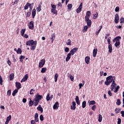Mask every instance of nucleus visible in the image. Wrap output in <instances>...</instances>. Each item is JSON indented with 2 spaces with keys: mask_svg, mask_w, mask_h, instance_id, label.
<instances>
[{
  "mask_svg": "<svg viewBox=\"0 0 124 124\" xmlns=\"http://www.w3.org/2000/svg\"><path fill=\"white\" fill-rule=\"evenodd\" d=\"M37 44V42L36 41H33V40H31L27 41L26 42V45L27 46H31V50L34 51L35 48H36V45Z\"/></svg>",
  "mask_w": 124,
  "mask_h": 124,
  "instance_id": "nucleus-1",
  "label": "nucleus"
},
{
  "mask_svg": "<svg viewBox=\"0 0 124 124\" xmlns=\"http://www.w3.org/2000/svg\"><path fill=\"white\" fill-rule=\"evenodd\" d=\"M116 80V77L113 76H109L106 78V80L105 82V85L109 86L111 83H113Z\"/></svg>",
  "mask_w": 124,
  "mask_h": 124,
  "instance_id": "nucleus-2",
  "label": "nucleus"
},
{
  "mask_svg": "<svg viewBox=\"0 0 124 124\" xmlns=\"http://www.w3.org/2000/svg\"><path fill=\"white\" fill-rule=\"evenodd\" d=\"M78 47H75V48L72 49L70 50L69 54H70L71 55L73 56L74 55V54H75V53H76V52H77L78 51Z\"/></svg>",
  "mask_w": 124,
  "mask_h": 124,
  "instance_id": "nucleus-3",
  "label": "nucleus"
},
{
  "mask_svg": "<svg viewBox=\"0 0 124 124\" xmlns=\"http://www.w3.org/2000/svg\"><path fill=\"white\" fill-rule=\"evenodd\" d=\"M44 64H45V59H42L40 61L38 66L40 68H41V67H43Z\"/></svg>",
  "mask_w": 124,
  "mask_h": 124,
  "instance_id": "nucleus-4",
  "label": "nucleus"
},
{
  "mask_svg": "<svg viewBox=\"0 0 124 124\" xmlns=\"http://www.w3.org/2000/svg\"><path fill=\"white\" fill-rule=\"evenodd\" d=\"M91 14L92 13H91V11H88L86 12V16H85V20H88L89 19H90Z\"/></svg>",
  "mask_w": 124,
  "mask_h": 124,
  "instance_id": "nucleus-5",
  "label": "nucleus"
},
{
  "mask_svg": "<svg viewBox=\"0 0 124 124\" xmlns=\"http://www.w3.org/2000/svg\"><path fill=\"white\" fill-rule=\"evenodd\" d=\"M43 98V97L42 95H40L39 93H37L35 97L34 98V99H36V100H38V101H40V100H41Z\"/></svg>",
  "mask_w": 124,
  "mask_h": 124,
  "instance_id": "nucleus-6",
  "label": "nucleus"
},
{
  "mask_svg": "<svg viewBox=\"0 0 124 124\" xmlns=\"http://www.w3.org/2000/svg\"><path fill=\"white\" fill-rule=\"evenodd\" d=\"M82 8H83V3H81L78 8L77 9V13H80L82 11Z\"/></svg>",
  "mask_w": 124,
  "mask_h": 124,
  "instance_id": "nucleus-7",
  "label": "nucleus"
},
{
  "mask_svg": "<svg viewBox=\"0 0 124 124\" xmlns=\"http://www.w3.org/2000/svg\"><path fill=\"white\" fill-rule=\"evenodd\" d=\"M29 29H30V30H33V29H34L33 21H31L29 23Z\"/></svg>",
  "mask_w": 124,
  "mask_h": 124,
  "instance_id": "nucleus-8",
  "label": "nucleus"
},
{
  "mask_svg": "<svg viewBox=\"0 0 124 124\" xmlns=\"http://www.w3.org/2000/svg\"><path fill=\"white\" fill-rule=\"evenodd\" d=\"M29 78V75L27 74L25 75L24 77V78H22V79L21 80V83H23V82H26L27 80H28V78Z\"/></svg>",
  "mask_w": 124,
  "mask_h": 124,
  "instance_id": "nucleus-9",
  "label": "nucleus"
},
{
  "mask_svg": "<svg viewBox=\"0 0 124 124\" xmlns=\"http://www.w3.org/2000/svg\"><path fill=\"white\" fill-rule=\"evenodd\" d=\"M120 20V17H119V14H115V24H118L119 23V20Z\"/></svg>",
  "mask_w": 124,
  "mask_h": 124,
  "instance_id": "nucleus-10",
  "label": "nucleus"
},
{
  "mask_svg": "<svg viewBox=\"0 0 124 124\" xmlns=\"http://www.w3.org/2000/svg\"><path fill=\"white\" fill-rule=\"evenodd\" d=\"M16 87L17 90H20L22 88V85L20 82H16Z\"/></svg>",
  "mask_w": 124,
  "mask_h": 124,
  "instance_id": "nucleus-11",
  "label": "nucleus"
},
{
  "mask_svg": "<svg viewBox=\"0 0 124 124\" xmlns=\"http://www.w3.org/2000/svg\"><path fill=\"white\" fill-rule=\"evenodd\" d=\"M85 22H87V25L88 26V27H91L92 26V20L90 19V18H88V19H86L85 18Z\"/></svg>",
  "mask_w": 124,
  "mask_h": 124,
  "instance_id": "nucleus-12",
  "label": "nucleus"
},
{
  "mask_svg": "<svg viewBox=\"0 0 124 124\" xmlns=\"http://www.w3.org/2000/svg\"><path fill=\"white\" fill-rule=\"evenodd\" d=\"M71 110H75L76 109V103L75 102H72V105L71 106Z\"/></svg>",
  "mask_w": 124,
  "mask_h": 124,
  "instance_id": "nucleus-13",
  "label": "nucleus"
},
{
  "mask_svg": "<svg viewBox=\"0 0 124 124\" xmlns=\"http://www.w3.org/2000/svg\"><path fill=\"white\" fill-rule=\"evenodd\" d=\"M121 38V36H117L113 40V42H120V39Z\"/></svg>",
  "mask_w": 124,
  "mask_h": 124,
  "instance_id": "nucleus-14",
  "label": "nucleus"
},
{
  "mask_svg": "<svg viewBox=\"0 0 124 124\" xmlns=\"http://www.w3.org/2000/svg\"><path fill=\"white\" fill-rule=\"evenodd\" d=\"M116 86H117V84L115 83V81L112 82L110 87L111 90L113 91V90L116 88Z\"/></svg>",
  "mask_w": 124,
  "mask_h": 124,
  "instance_id": "nucleus-15",
  "label": "nucleus"
},
{
  "mask_svg": "<svg viewBox=\"0 0 124 124\" xmlns=\"http://www.w3.org/2000/svg\"><path fill=\"white\" fill-rule=\"evenodd\" d=\"M59 104L58 102H56L53 106L54 110H56V109H58L59 107Z\"/></svg>",
  "mask_w": 124,
  "mask_h": 124,
  "instance_id": "nucleus-16",
  "label": "nucleus"
},
{
  "mask_svg": "<svg viewBox=\"0 0 124 124\" xmlns=\"http://www.w3.org/2000/svg\"><path fill=\"white\" fill-rule=\"evenodd\" d=\"M38 111H39L41 113H43V108L41 107V105H39L37 108Z\"/></svg>",
  "mask_w": 124,
  "mask_h": 124,
  "instance_id": "nucleus-17",
  "label": "nucleus"
},
{
  "mask_svg": "<svg viewBox=\"0 0 124 124\" xmlns=\"http://www.w3.org/2000/svg\"><path fill=\"white\" fill-rule=\"evenodd\" d=\"M91 60V59L90 58V57H86L85 58V62L86 63H87V64H89V63H90V60Z\"/></svg>",
  "mask_w": 124,
  "mask_h": 124,
  "instance_id": "nucleus-18",
  "label": "nucleus"
},
{
  "mask_svg": "<svg viewBox=\"0 0 124 124\" xmlns=\"http://www.w3.org/2000/svg\"><path fill=\"white\" fill-rule=\"evenodd\" d=\"M75 100L77 104L80 105V100H79V97H78V96H76Z\"/></svg>",
  "mask_w": 124,
  "mask_h": 124,
  "instance_id": "nucleus-19",
  "label": "nucleus"
},
{
  "mask_svg": "<svg viewBox=\"0 0 124 124\" xmlns=\"http://www.w3.org/2000/svg\"><path fill=\"white\" fill-rule=\"evenodd\" d=\"M38 103H39V101L36 100L35 99H34L33 106H37V105H38Z\"/></svg>",
  "mask_w": 124,
  "mask_h": 124,
  "instance_id": "nucleus-20",
  "label": "nucleus"
},
{
  "mask_svg": "<svg viewBox=\"0 0 124 124\" xmlns=\"http://www.w3.org/2000/svg\"><path fill=\"white\" fill-rule=\"evenodd\" d=\"M71 56L70 55V53H68L67 55V57L66 58V62H69V60H70V59H71Z\"/></svg>",
  "mask_w": 124,
  "mask_h": 124,
  "instance_id": "nucleus-21",
  "label": "nucleus"
},
{
  "mask_svg": "<svg viewBox=\"0 0 124 124\" xmlns=\"http://www.w3.org/2000/svg\"><path fill=\"white\" fill-rule=\"evenodd\" d=\"M36 14V10H35V9H33L32 12V18H34V17H35V15Z\"/></svg>",
  "mask_w": 124,
  "mask_h": 124,
  "instance_id": "nucleus-22",
  "label": "nucleus"
},
{
  "mask_svg": "<svg viewBox=\"0 0 124 124\" xmlns=\"http://www.w3.org/2000/svg\"><path fill=\"white\" fill-rule=\"evenodd\" d=\"M55 37H56V35H55V33H53L51 34V37L50 38V39L51 40L52 43L54 42V39H55Z\"/></svg>",
  "mask_w": 124,
  "mask_h": 124,
  "instance_id": "nucleus-23",
  "label": "nucleus"
},
{
  "mask_svg": "<svg viewBox=\"0 0 124 124\" xmlns=\"http://www.w3.org/2000/svg\"><path fill=\"white\" fill-rule=\"evenodd\" d=\"M42 3H40L38 5V7L37 8V11H38V12H40V11H41V5H42Z\"/></svg>",
  "mask_w": 124,
  "mask_h": 124,
  "instance_id": "nucleus-24",
  "label": "nucleus"
},
{
  "mask_svg": "<svg viewBox=\"0 0 124 124\" xmlns=\"http://www.w3.org/2000/svg\"><path fill=\"white\" fill-rule=\"evenodd\" d=\"M97 54V49H94L93 50V57H96V54Z\"/></svg>",
  "mask_w": 124,
  "mask_h": 124,
  "instance_id": "nucleus-25",
  "label": "nucleus"
},
{
  "mask_svg": "<svg viewBox=\"0 0 124 124\" xmlns=\"http://www.w3.org/2000/svg\"><path fill=\"white\" fill-rule=\"evenodd\" d=\"M108 52L109 53H111V52H112L113 48H112V45H108Z\"/></svg>",
  "mask_w": 124,
  "mask_h": 124,
  "instance_id": "nucleus-26",
  "label": "nucleus"
},
{
  "mask_svg": "<svg viewBox=\"0 0 124 124\" xmlns=\"http://www.w3.org/2000/svg\"><path fill=\"white\" fill-rule=\"evenodd\" d=\"M88 104L89 105H94L95 104V101L93 100V101H88Z\"/></svg>",
  "mask_w": 124,
  "mask_h": 124,
  "instance_id": "nucleus-27",
  "label": "nucleus"
},
{
  "mask_svg": "<svg viewBox=\"0 0 124 124\" xmlns=\"http://www.w3.org/2000/svg\"><path fill=\"white\" fill-rule=\"evenodd\" d=\"M10 80L12 81L14 79V74H11L9 76Z\"/></svg>",
  "mask_w": 124,
  "mask_h": 124,
  "instance_id": "nucleus-28",
  "label": "nucleus"
},
{
  "mask_svg": "<svg viewBox=\"0 0 124 124\" xmlns=\"http://www.w3.org/2000/svg\"><path fill=\"white\" fill-rule=\"evenodd\" d=\"M18 91H19V90L15 89L14 90V91H13V92L12 93L13 96H15V95H16V93H18Z\"/></svg>",
  "mask_w": 124,
  "mask_h": 124,
  "instance_id": "nucleus-29",
  "label": "nucleus"
},
{
  "mask_svg": "<svg viewBox=\"0 0 124 124\" xmlns=\"http://www.w3.org/2000/svg\"><path fill=\"white\" fill-rule=\"evenodd\" d=\"M59 78V75H58L57 73H56L54 76V80L55 82H57L58 81V78Z\"/></svg>",
  "mask_w": 124,
  "mask_h": 124,
  "instance_id": "nucleus-30",
  "label": "nucleus"
},
{
  "mask_svg": "<svg viewBox=\"0 0 124 124\" xmlns=\"http://www.w3.org/2000/svg\"><path fill=\"white\" fill-rule=\"evenodd\" d=\"M98 122H99V123H101V122H102V115L101 114H99Z\"/></svg>",
  "mask_w": 124,
  "mask_h": 124,
  "instance_id": "nucleus-31",
  "label": "nucleus"
},
{
  "mask_svg": "<svg viewBox=\"0 0 124 124\" xmlns=\"http://www.w3.org/2000/svg\"><path fill=\"white\" fill-rule=\"evenodd\" d=\"M29 5H31V3H27L25 6H24V9L25 10H27V9H28L29 8Z\"/></svg>",
  "mask_w": 124,
  "mask_h": 124,
  "instance_id": "nucleus-32",
  "label": "nucleus"
},
{
  "mask_svg": "<svg viewBox=\"0 0 124 124\" xmlns=\"http://www.w3.org/2000/svg\"><path fill=\"white\" fill-rule=\"evenodd\" d=\"M93 19H95L97 18V16H98V13L96 12L95 14H93Z\"/></svg>",
  "mask_w": 124,
  "mask_h": 124,
  "instance_id": "nucleus-33",
  "label": "nucleus"
},
{
  "mask_svg": "<svg viewBox=\"0 0 124 124\" xmlns=\"http://www.w3.org/2000/svg\"><path fill=\"white\" fill-rule=\"evenodd\" d=\"M46 70L47 68H46V67L42 68L41 72V73H45Z\"/></svg>",
  "mask_w": 124,
  "mask_h": 124,
  "instance_id": "nucleus-34",
  "label": "nucleus"
},
{
  "mask_svg": "<svg viewBox=\"0 0 124 124\" xmlns=\"http://www.w3.org/2000/svg\"><path fill=\"white\" fill-rule=\"evenodd\" d=\"M50 99H51V97H50V94L48 93L46 96V99L47 101H49V100H50Z\"/></svg>",
  "mask_w": 124,
  "mask_h": 124,
  "instance_id": "nucleus-35",
  "label": "nucleus"
},
{
  "mask_svg": "<svg viewBox=\"0 0 124 124\" xmlns=\"http://www.w3.org/2000/svg\"><path fill=\"white\" fill-rule=\"evenodd\" d=\"M51 12L52 13H53V14H56V15H57V10H56V9H51Z\"/></svg>",
  "mask_w": 124,
  "mask_h": 124,
  "instance_id": "nucleus-36",
  "label": "nucleus"
},
{
  "mask_svg": "<svg viewBox=\"0 0 124 124\" xmlns=\"http://www.w3.org/2000/svg\"><path fill=\"white\" fill-rule=\"evenodd\" d=\"M115 113L116 114H119V113H120L121 112V109L119 108H116L115 109Z\"/></svg>",
  "mask_w": 124,
  "mask_h": 124,
  "instance_id": "nucleus-37",
  "label": "nucleus"
},
{
  "mask_svg": "<svg viewBox=\"0 0 124 124\" xmlns=\"http://www.w3.org/2000/svg\"><path fill=\"white\" fill-rule=\"evenodd\" d=\"M33 105V101L31 100V99H30L29 101V106L31 107Z\"/></svg>",
  "mask_w": 124,
  "mask_h": 124,
  "instance_id": "nucleus-38",
  "label": "nucleus"
},
{
  "mask_svg": "<svg viewBox=\"0 0 124 124\" xmlns=\"http://www.w3.org/2000/svg\"><path fill=\"white\" fill-rule=\"evenodd\" d=\"M121 44V42H116L115 44V46L116 47H119V46H120V45Z\"/></svg>",
  "mask_w": 124,
  "mask_h": 124,
  "instance_id": "nucleus-39",
  "label": "nucleus"
},
{
  "mask_svg": "<svg viewBox=\"0 0 124 124\" xmlns=\"http://www.w3.org/2000/svg\"><path fill=\"white\" fill-rule=\"evenodd\" d=\"M17 54H22V49L21 48H18L16 50Z\"/></svg>",
  "mask_w": 124,
  "mask_h": 124,
  "instance_id": "nucleus-40",
  "label": "nucleus"
},
{
  "mask_svg": "<svg viewBox=\"0 0 124 124\" xmlns=\"http://www.w3.org/2000/svg\"><path fill=\"white\" fill-rule=\"evenodd\" d=\"M25 31H26V29H22L21 31V34L22 36H24V34H25Z\"/></svg>",
  "mask_w": 124,
  "mask_h": 124,
  "instance_id": "nucleus-41",
  "label": "nucleus"
},
{
  "mask_svg": "<svg viewBox=\"0 0 124 124\" xmlns=\"http://www.w3.org/2000/svg\"><path fill=\"white\" fill-rule=\"evenodd\" d=\"M115 89L114 93H118V91H119V89H120V86L118 85Z\"/></svg>",
  "mask_w": 124,
  "mask_h": 124,
  "instance_id": "nucleus-42",
  "label": "nucleus"
},
{
  "mask_svg": "<svg viewBox=\"0 0 124 124\" xmlns=\"http://www.w3.org/2000/svg\"><path fill=\"white\" fill-rule=\"evenodd\" d=\"M86 104H87V103H86V101H83L82 102V108H85L86 106Z\"/></svg>",
  "mask_w": 124,
  "mask_h": 124,
  "instance_id": "nucleus-43",
  "label": "nucleus"
},
{
  "mask_svg": "<svg viewBox=\"0 0 124 124\" xmlns=\"http://www.w3.org/2000/svg\"><path fill=\"white\" fill-rule=\"evenodd\" d=\"M108 45H111V37H108Z\"/></svg>",
  "mask_w": 124,
  "mask_h": 124,
  "instance_id": "nucleus-44",
  "label": "nucleus"
},
{
  "mask_svg": "<svg viewBox=\"0 0 124 124\" xmlns=\"http://www.w3.org/2000/svg\"><path fill=\"white\" fill-rule=\"evenodd\" d=\"M67 45H69V46H71V41L70 39H68L67 40V42L66 43Z\"/></svg>",
  "mask_w": 124,
  "mask_h": 124,
  "instance_id": "nucleus-45",
  "label": "nucleus"
},
{
  "mask_svg": "<svg viewBox=\"0 0 124 124\" xmlns=\"http://www.w3.org/2000/svg\"><path fill=\"white\" fill-rule=\"evenodd\" d=\"M68 9L70 10L72 8V4H68L67 5Z\"/></svg>",
  "mask_w": 124,
  "mask_h": 124,
  "instance_id": "nucleus-46",
  "label": "nucleus"
},
{
  "mask_svg": "<svg viewBox=\"0 0 124 124\" xmlns=\"http://www.w3.org/2000/svg\"><path fill=\"white\" fill-rule=\"evenodd\" d=\"M2 82H3V80H2V77L0 75V85H2Z\"/></svg>",
  "mask_w": 124,
  "mask_h": 124,
  "instance_id": "nucleus-47",
  "label": "nucleus"
},
{
  "mask_svg": "<svg viewBox=\"0 0 124 124\" xmlns=\"http://www.w3.org/2000/svg\"><path fill=\"white\" fill-rule=\"evenodd\" d=\"M116 104L118 106L121 105V100L120 99H117V102H116Z\"/></svg>",
  "mask_w": 124,
  "mask_h": 124,
  "instance_id": "nucleus-48",
  "label": "nucleus"
},
{
  "mask_svg": "<svg viewBox=\"0 0 124 124\" xmlns=\"http://www.w3.org/2000/svg\"><path fill=\"white\" fill-rule=\"evenodd\" d=\"M87 30H88V26H85L84 27V30H83V32H85V31H87Z\"/></svg>",
  "mask_w": 124,
  "mask_h": 124,
  "instance_id": "nucleus-49",
  "label": "nucleus"
},
{
  "mask_svg": "<svg viewBox=\"0 0 124 124\" xmlns=\"http://www.w3.org/2000/svg\"><path fill=\"white\" fill-rule=\"evenodd\" d=\"M124 23V17H121L120 18V24Z\"/></svg>",
  "mask_w": 124,
  "mask_h": 124,
  "instance_id": "nucleus-50",
  "label": "nucleus"
},
{
  "mask_svg": "<svg viewBox=\"0 0 124 124\" xmlns=\"http://www.w3.org/2000/svg\"><path fill=\"white\" fill-rule=\"evenodd\" d=\"M12 116L11 115H9L8 117H7L6 121L10 122V120H11Z\"/></svg>",
  "mask_w": 124,
  "mask_h": 124,
  "instance_id": "nucleus-51",
  "label": "nucleus"
},
{
  "mask_svg": "<svg viewBox=\"0 0 124 124\" xmlns=\"http://www.w3.org/2000/svg\"><path fill=\"white\" fill-rule=\"evenodd\" d=\"M120 10V7L117 6L115 8V12H119Z\"/></svg>",
  "mask_w": 124,
  "mask_h": 124,
  "instance_id": "nucleus-52",
  "label": "nucleus"
},
{
  "mask_svg": "<svg viewBox=\"0 0 124 124\" xmlns=\"http://www.w3.org/2000/svg\"><path fill=\"white\" fill-rule=\"evenodd\" d=\"M92 109L93 111H95V109H96V106L95 105H93L92 108Z\"/></svg>",
  "mask_w": 124,
  "mask_h": 124,
  "instance_id": "nucleus-53",
  "label": "nucleus"
},
{
  "mask_svg": "<svg viewBox=\"0 0 124 124\" xmlns=\"http://www.w3.org/2000/svg\"><path fill=\"white\" fill-rule=\"evenodd\" d=\"M121 123H122V120L121 119V118H118L117 124H121Z\"/></svg>",
  "mask_w": 124,
  "mask_h": 124,
  "instance_id": "nucleus-54",
  "label": "nucleus"
},
{
  "mask_svg": "<svg viewBox=\"0 0 124 124\" xmlns=\"http://www.w3.org/2000/svg\"><path fill=\"white\" fill-rule=\"evenodd\" d=\"M51 7H52V9H56V5H54L53 4H51Z\"/></svg>",
  "mask_w": 124,
  "mask_h": 124,
  "instance_id": "nucleus-55",
  "label": "nucleus"
},
{
  "mask_svg": "<svg viewBox=\"0 0 124 124\" xmlns=\"http://www.w3.org/2000/svg\"><path fill=\"white\" fill-rule=\"evenodd\" d=\"M10 94H11V90H9L7 92V95L10 96Z\"/></svg>",
  "mask_w": 124,
  "mask_h": 124,
  "instance_id": "nucleus-56",
  "label": "nucleus"
},
{
  "mask_svg": "<svg viewBox=\"0 0 124 124\" xmlns=\"http://www.w3.org/2000/svg\"><path fill=\"white\" fill-rule=\"evenodd\" d=\"M40 121H43L44 120V117H43V115H40Z\"/></svg>",
  "mask_w": 124,
  "mask_h": 124,
  "instance_id": "nucleus-57",
  "label": "nucleus"
},
{
  "mask_svg": "<svg viewBox=\"0 0 124 124\" xmlns=\"http://www.w3.org/2000/svg\"><path fill=\"white\" fill-rule=\"evenodd\" d=\"M109 35H110V34H109V33H108L107 34H106L105 36V39H107V38H108V36H109Z\"/></svg>",
  "mask_w": 124,
  "mask_h": 124,
  "instance_id": "nucleus-58",
  "label": "nucleus"
},
{
  "mask_svg": "<svg viewBox=\"0 0 124 124\" xmlns=\"http://www.w3.org/2000/svg\"><path fill=\"white\" fill-rule=\"evenodd\" d=\"M64 51L66 52V53H67L68 52H69V48L68 47H66L64 49Z\"/></svg>",
  "mask_w": 124,
  "mask_h": 124,
  "instance_id": "nucleus-59",
  "label": "nucleus"
},
{
  "mask_svg": "<svg viewBox=\"0 0 124 124\" xmlns=\"http://www.w3.org/2000/svg\"><path fill=\"white\" fill-rule=\"evenodd\" d=\"M34 92V90H33V89H31V91H30V94H33V92Z\"/></svg>",
  "mask_w": 124,
  "mask_h": 124,
  "instance_id": "nucleus-60",
  "label": "nucleus"
},
{
  "mask_svg": "<svg viewBox=\"0 0 124 124\" xmlns=\"http://www.w3.org/2000/svg\"><path fill=\"white\" fill-rule=\"evenodd\" d=\"M23 37H24L25 38H28L29 37V36L27 34H23Z\"/></svg>",
  "mask_w": 124,
  "mask_h": 124,
  "instance_id": "nucleus-61",
  "label": "nucleus"
},
{
  "mask_svg": "<svg viewBox=\"0 0 124 124\" xmlns=\"http://www.w3.org/2000/svg\"><path fill=\"white\" fill-rule=\"evenodd\" d=\"M31 12H27L26 17H30V16H31Z\"/></svg>",
  "mask_w": 124,
  "mask_h": 124,
  "instance_id": "nucleus-62",
  "label": "nucleus"
},
{
  "mask_svg": "<svg viewBox=\"0 0 124 124\" xmlns=\"http://www.w3.org/2000/svg\"><path fill=\"white\" fill-rule=\"evenodd\" d=\"M121 114L122 115V117L124 118V111H121Z\"/></svg>",
  "mask_w": 124,
  "mask_h": 124,
  "instance_id": "nucleus-63",
  "label": "nucleus"
},
{
  "mask_svg": "<svg viewBox=\"0 0 124 124\" xmlns=\"http://www.w3.org/2000/svg\"><path fill=\"white\" fill-rule=\"evenodd\" d=\"M31 124H36L35 122H34V120H31Z\"/></svg>",
  "mask_w": 124,
  "mask_h": 124,
  "instance_id": "nucleus-64",
  "label": "nucleus"
}]
</instances>
